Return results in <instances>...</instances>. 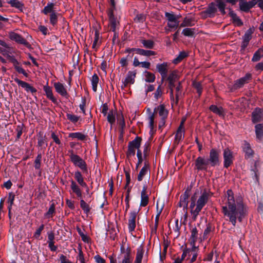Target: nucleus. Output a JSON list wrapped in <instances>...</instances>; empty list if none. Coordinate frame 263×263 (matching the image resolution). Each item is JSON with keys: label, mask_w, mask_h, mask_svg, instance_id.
<instances>
[{"label": "nucleus", "mask_w": 263, "mask_h": 263, "mask_svg": "<svg viewBox=\"0 0 263 263\" xmlns=\"http://www.w3.org/2000/svg\"><path fill=\"white\" fill-rule=\"evenodd\" d=\"M222 206V212L229 218L230 222L235 226L237 219L241 222L246 215V210L241 201L235 200L231 190H228L224 198Z\"/></svg>", "instance_id": "obj_1"}, {"label": "nucleus", "mask_w": 263, "mask_h": 263, "mask_svg": "<svg viewBox=\"0 0 263 263\" xmlns=\"http://www.w3.org/2000/svg\"><path fill=\"white\" fill-rule=\"evenodd\" d=\"M225 7L226 4L224 2L219 0L217 1L216 3H210L207 8L202 12V14L205 17H213L218 9L221 13L224 15L226 14Z\"/></svg>", "instance_id": "obj_2"}, {"label": "nucleus", "mask_w": 263, "mask_h": 263, "mask_svg": "<svg viewBox=\"0 0 263 263\" xmlns=\"http://www.w3.org/2000/svg\"><path fill=\"white\" fill-rule=\"evenodd\" d=\"M209 198V194L206 191H204L197 201L196 207L195 210L192 211V218L195 220L203 206L207 203Z\"/></svg>", "instance_id": "obj_3"}, {"label": "nucleus", "mask_w": 263, "mask_h": 263, "mask_svg": "<svg viewBox=\"0 0 263 263\" xmlns=\"http://www.w3.org/2000/svg\"><path fill=\"white\" fill-rule=\"evenodd\" d=\"M133 257L129 247L125 248L123 245L120 247V253L118 256V263H133Z\"/></svg>", "instance_id": "obj_4"}, {"label": "nucleus", "mask_w": 263, "mask_h": 263, "mask_svg": "<svg viewBox=\"0 0 263 263\" xmlns=\"http://www.w3.org/2000/svg\"><path fill=\"white\" fill-rule=\"evenodd\" d=\"M70 160L73 165L80 168L83 172L87 171V166L86 162L79 155L74 154L72 150L69 151Z\"/></svg>", "instance_id": "obj_5"}, {"label": "nucleus", "mask_w": 263, "mask_h": 263, "mask_svg": "<svg viewBox=\"0 0 263 263\" xmlns=\"http://www.w3.org/2000/svg\"><path fill=\"white\" fill-rule=\"evenodd\" d=\"M142 139L141 137L137 136L134 140L130 141L128 144V148L126 152L127 157L134 156L135 155V151L140 149Z\"/></svg>", "instance_id": "obj_6"}, {"label": "nucleus", "mask_w": 263, "mask_h": 263, "mask_svg": "<svg viewBox=\"0 0 263 263\" xmlns=\"http://www.w3.org/2000/svg\"><path fill=\"white\" fill-rule=\"evenodd\" d=\"M199 249L198 247H191V248H185L183 250V253L181 255V257L180 259H181V261H182L186 257H187V260L190 259V253H193V257L190 259V260L189 263H193L196 261L197 259V256L198 255Z\"/></svg>", "instance_id": "obj_7"}, {"label": "nucleus", "mask_w": 263, "mask_h": 263, "mask_svg": "<svg viewBox=\"0 0 263 263\" xmlns=\"http://www.w3.org/2000/svg\"><path fill=\"white\" fill-rule=\"evenodd\" d=\"M252 77L251 73H247L244 77L234 81L231 89L235 90L242 88L246 84L248 83L251 80Z\"/></svg>", "instance_id": "obj_8"}, {"label": "nucleus", "mask_w": 263, "mask_h": 263, "mask_svg": "<svg viewBox=\"0 0 263 263\" xmlns=\"http://www.w3.org/2000/svg\"><path fill=\"white\" fill-rule=\"evenodd\" d=\"M220 151L215 148L211 149L209 154V159H208L209 163L212 166L219 165L220 164L219 160Z\"/></svg>", "instance_id": "obj_9"}, {"label": "nucleus", "mask_w": 263, "mask_h": 263, "mask_svg": "<svg viewBox=\"0 0 263 263\" xmlns=\"http://www.w3.org/2000/svg\"><path fill=\"white\" fill-rule=\"evenodd\" d=\"M9 38L11 40L16 42L18 44L24 45L29 49L31 48V44L26 39L23 37L21 35L15 32H10L9 33Z\"/></svg>", "instance_id": "obj_10"}, {"label": "nucleus", "mask_w": 263, "mask_h": 263, "mask_svg": "<svg viewBox=\"0 0 263 263\" xmlns=\"http://www.w3.org/2000/svg\"><path fill=\"white\" fill-rule=\"evenodd\" d=\"M209 161L202 157H198L195 161V167L198 171H207Z\"/></svg>", "instance_id": "obj_11"}, {"label": "nucleus", "mask_w": 263, "mask_h": 263, "mask_svg": "<svg viewBox=\"0 0 263 263\" xmlns=\"http://www.w3.org/2000/svg\"><path fill=\"white\" fill-rule=\"evenodd\" d=\"M140 209H136L131 211L128 221V227L130 232L134 231L136 228V219Z\"/></svg>", "instance_id": "obj_12"}, {"label": "nucleus", "mask_w": 263, "mask_h": 263, "mask_svg": "<svg viewBox=\"0 0 263 263\" xmlns=\"http://www.w3.org/2000/svg\"><path fill=\"white\" fill-rule=\"evenodd\" d=\"M223 165L226 168H228L233 163V154L232 152L229 148H225L223 151Z\"/></svg>", "instance_id": "obj_13"}, {"label": "nucleus", "mask_w": 263, "mask_h": 263, "mask_svg": "<svg viewBox=\"0 0 263 263\" xmlns=\"http://www.w3.org/2000/svg\"><path fill=\"white\" fill-rule=\"evenodd\" d=\"M54 87L56 92L61 96L68 98L69 97L68 93L66 87L63 84L60 82H55L54 83Z\"/></svg>", "instance_id": "obj_14"}, {"label": "nucleus", "mask_w": 263, "mask_h": 263, "mask_svg": "<svg viewBox=\"0 0 263 263\" xmlns=\"http://www.w3.org/2000/svg\"><path fill=\"white\" fill-rule=\"evenodd\" d=\"M0 53L6 57L11 62L12 61V59H15L14 56L12 55L13 53L12 48L8 45L6 47H0Z\"/></svg>", "instance_id": "obj_15"}, {"label": "nucleus", "mask_w": 263, "mask_h": 263, "mask_svg": "<svg viewBox=\"0 0 263 263\" xmlns=\"http://www.w3.org/2000/svg\"><path fill=\"white\" fill-rule=\"evenodd\" d=\"M136 71H129L126 75V77L124 81H122V87H126L128 84H133L135 82V78L136 76Z\"/></svg>", "instance_id": "obj_16"}, {"label": "nucleus", "mask_w": 263, "mask_h": 263, "mask_svg": "<svg viewBox=\"0 0 263 263\" xmlns=\"http://www.w3.org/2000/svg\"><path fill=\"white\" fill-rule=\"evenodd\" d=\"M108 16L109 18V27L110 31L115 32L116 31V26L118 22L112 10H109L108 11Z\"/></svg>", "instance_id": "obj_17"}, {"label": "nucleus", "mask_w": 263, "mask_h": 263, "mask_svg": "<svg viewBox=\"0 0 263 263\" xmlns=\"http://www.w3.org/2000/svg\"><path fill=\"white\" fill-rule=\"evenodd\" d=\"M150 175V168L148 163L145 161L144 165L140 170L139 174L138 175L137 180L139 181H141L143 178L146 176Z\"/></svg>", "instance_id": "obj_18"}, {"label": "nucleus", "mask_w": 263, "mask_h": 263, "mask_svg": "<svg viewBox=\"0 0 263 263\" xmlns=\"http://www.w3.org/2000/svg\"><path fill=\"white\" fill-rule=\"evenodd\" d=\"M240 9L242 11L248 12L251 8L253 7L256 5L255 1H251L249 2H246L242 0H240L239 2Z\"/></svg>", "instance_id": "obj_19"}, {"label": "nucleus", "mask_w": 263, "mask_h": 263, "mask_svg": "<svg viewBox=\"0 0 263 263\" xmlns=\"http://www.w3.org/2000/svg\"><path fill=\"white\" fill-rule=\"evenodd\" d=\"M14 80L19 86L24 88L26 91L31 92L32 93L36 92V89L28 83L20 80L17 78H15Z\"/></svg>", "instance_id": "obj_20"}, {"label": "nucleus", "mask_w": 263, "mask_h": 263, "mask_svg": "<svg viewBox=\"0 0 263 263\" xmlns=\"http://www.w3.org/2000/svg\"><path fill=\"white\" fill-rule=\"evenodd\" d=\"M70 188L73 192L77 197L80 199L83 198L82 196V191L76 181L73 180H70Z\"/></svg>", "instance_id": "obj_21"}, {"label": "nucleus", "mask_w": 263, "mask_h": 263, "mask_svg": "<svg viewBox=\"0 0 263 263\" xmlns=\"http://www.w3.org/2000/svg\"><path fill=\"white\" fill-rule=\"evenodd\" d=\"M263 120V111L260 108H256L252 113L253 123H256Z\"/></svg>", "instance_id": "obj_22"}, {"label": "nucleus", "mask_w": 263, "mask_h": 263, "mask_svg": "<svg viewBox=\"0 0 263 263\" xmlns=\"http://www.w3.org/2000/svg\"><path fill=\"white\" fill-rule=\"evenodd\" d=\"M156 69L158 72L160 74L162 79H164L166 77L168 72V64L166 62H164L162 64H158L156 65Z\"/></svg>", "instance_id": "obj_23"}, {"label": "nucleus", "mask_w": 263, "mask_h": 263, "mask_svg": "<svg viewBox=\"0 0 263 263\" xmlns=\"http://www.w3.org/2000/svg\"><path fill=\"white\" fill-rule=\"evenodd\" d=\"M154 111L159 114L161 119H166L168 116V111L166 109L164 105L161 104L154 109Z\"/></svg>", "instance_id": "obj_24"}, {"label": "nucleus", "mask_w": 263, "mask_h": 263, "mask_svg": "<svg viewBox=\"0 0 263 263\" xmlns=\"http://www.w3.org/2000/svg\"><path fill=\"white\" fill-rule=\"evenodd\" d=\"M147 186L144 185L143 186L142 190L141 193V206H145L148 203L149 198L148 195L146 194Z\"/></svg>", "instance_id": "obj_25"}, {"label": "nucleus", "mask_w": 263, "mask_h": 263, "mask_svg": "<svg viewBox=\"0 0 263 263\" xmlns=\"http://www.w3.org/2000/svg\"><path fill=\"white\" fill-rule=\"evenodd\" d=\"M43 90L45 92L46 96L48 99L50 100L54 104H58L57 99L53 96L51 87L48 85L43 87Z\"/></svg>", "instance_id": "obj_26"}, {"label": "nucleus", "mask_w": 263, "mask_h": 263, "mask_svg": "<svg viewBox=\"0 0 263 263\" xmlns=\"http://www.w3.org/2000/svg\"><path fill=\"white\" fill-rule=\"evenodd\" d=\"M144 252L145 250L143 245H140L137 248L134 263H142Z\"/></svg>", "instance_id": "obj_27"}, {"label": "nucleus", "mask_w": 263, "mask_h": 263, "mask_svg": "<svg viewBox=\"0 0 263 263\" xmlns=\"http://www.w3.org/2000/svg\"><path fill=\"white\" fill-rule=\"evenodd\" d=\"M74 177L78 183L82 187H87V184L84 181V177L79 171H77L74 173Z\"/></svg>", "instance_id": "obj_28"}, {"label": "nucleus", "mask_w": 263, "mask_h": 263, "mask_svg": "<svg viewBox=\"0 0 263 263\" xmlns=\"http://www.w3.org/2000/svg\"><path fill=\"white\" fill-rule=\"evenodd\" d=\"M178 79V76L177 71H172L168 77V86L170 88H174L175 86V83Z\"/></svg>", "instance_id": "obj_29"}, {"label": "nucleus", "mask_w": 263, "mask_h": 263, "mask_svg": "<svg viewBox=\"0 0 263 263\" xmlns=\"http://www.w3.org/2000/svg\"><path fill=\"white\" fill-rule=\"evenodd\" d=\"M11 62L13 63V66L17 72L23 74L26 77H28V73L22 67V66L20 65V63L17 61V60L16 59H12V61Z\"/></svg>", "instance_id": "obj_30"}, {"label": "nucleus", "mask_w": 263, "mask_h": 263, "mask_svg": "<svg viewBox=\"0 0 263 263\" xmlns=\"http://www.w3.org/2000/svg\"><path fill=\"white\" fill-rule=\"evenodd\" d=\"M183 121L181 123L175 135V141L178 143L184 138V131L183 129Z\"/></svg>", "instance_id": "obj_31"}, {"label": "nucleus", "mask_w": 263, "mask_h": 263, "mask_svg": "<svg viewBox=\"0 0 263 263\" xmlns=\"http://www.w3.org/2000/svg\"><path fill=\"white\" fill-rule=\"evenodd\" d=\"M242 148L243 151L245 153L246 158H249L252 157L254 153L251 148L250 144L249 143L245 141L242 146Z\"/></svg>", "instance_id": "obj_32"}, {"label": "nucleus", "mask_w": 263, "mask_h": 263, "mask_svg": "<svg viewBox=\"0 0 263 263\" xmlns=\"http://www.w3.org/2000/svg\"><path fill=\"white\" fill-rule=\"evenodd\" d=\"M7 2L8 4H10L11 7L15 8L21 11H23L24 5L18 0H7Z\"/></svg>", "instance_id": "obj_33"}, {"label": "nucleus", "mask_w": 263, "mask_h": 263, "mask_svg": "<svg viewBox=\"0 0 263 263\" xmlns=\"http://www.w3.org/2000/svg\"><path fill=\"white\" fill-rule=\"evenodd\" d=\"M179 24V21L178 20L174 21V22H169L167 21V27L165 28V31L166 33H168L170 32H171L174 29H176L178 28Z\"/></svg>", "instance_id": "obj_34"}, {"label": "nucleus", "mask_w": 263, "mask_h": 263, "mask_svg": "<svg viewBox=\"0 0 263 263\" xmlns=\"http://www.w3.org/2000/svg\"><path fill=\"white\" fill-rule=\"evenodd\" d=\"M55 4L53 3H48L47 5L42 10L41 12L45 15H47L48 13L51 14L53 12H56L54 10Z\"/></svg>", "instance_id": "obj_35"}, {"label": "nucleus", "mask_w": 263, "mask_h": 263, "mask_svg": "<svg viewBox=\"0 0 263 263\" xmlns=\"http://www.w3.org/2000/svg\"><path fill=\"white\" fill-rule=\"evenodd\" d=\"M198 238V231L196 227L192 229L191 231V235L190 239V245L191 247H196L195 242Z\"/></svg>", "instance_id": "obj_36"}, {"label": "nucleus", "mask_w": 263, "mask_h": 263, "mask_svg": "<svg viewBox=\"0 0 263 263\" xmlns=\"http://www.w3.org/2000/svg\"><path fill=\"white\" fill-rule=\"evenodd\" d=\"M210 109L213 112L219 115L220 117L224 116V111L222 107H218L215 105H212L210 107Z\"/></svg>", "instance_id": "obj_37"}, {"label": "nucleus", "mask_w": 263, "mask_h": 263, "mask_svg": "<svg viewBox=\"0 0 263 263\" xmlns=\"http://www.w3.org/2000/svg\"><path fill=\"white\" fill-rule=\"evenodd\" d=\"M147 111L148 112V127L151 129V132H152L155 127V124H154L155 114H154V113H152L151 111L150 108H148L147 109Z\"/></svg>", "instance_id": "obj_38"}, {"label": "nucleus", "mask_w": 263, "mask_h": 263, "mask_svg": "<svg viewBox=\"0 0 263 263\" xmlns=\"http://www.w3.org/2000/svg\"><path fill=\"white\" fill-rule=\"evenodd\" d=\"M255 128L256 138L259 140L261 139L263 136V124H258L255 125Z\"/></svg>", "instance_id": "obj_39"}, {"label": "nucleus", "mask_w": 263, "mask_h": 263, "mask_svg": "<svg viewBox=\"0 0 263 263\" xmlns=\"http://www.w3.org/2000/svg\"><path fill=\"white\" fill-rule=\"evenodd\" d=\"M60 15V13L57 12H53L49 14V21L50 23L53 26H55L58 22V17Z\"/></svg>", "instance_id": "obj_40"}, {"label": "nucleus", "mask_w": 263, "mask_h": 263, "mask_svg": "<svg viewBox=\"0 0 263 263\" xmlns=\"http://www.w3.org/2000/svg\"><path fill=\"white\" fill-rule=\"evenodd\" d=\"M263 56V48L258 49L253 54L252 58V62L259 61Z\"/></svg>", "instance_id": "obj_41"}, {"label": "nucleus", "mask_w": 263, "mask_h": 263, "mask_svg": "<svg viewBox=\"0 0 263 263\" xmlns=\"http://www.w3.org/2000/svg\"><path fill=\"white\" fill-rule=\"evenodd\" d=\"M86 135L80 132L71 133L69 134V137L72 139H77L80 140H84L86 138Z\"/></svg>", "instance_id": "obj_42"}, {"label": "nucleus", "mask_w": 263, "mask_h": 263, "mask_svg": "<svg viewBox=\"0 0 263 263\" xmlns=\"http://www.w3.org/2000/svg\"><path fill=\"white\" fill-rule=\"evenodd\" d=\"M80 207L83 210L84 212L87 215L90 212V208L84 200L82 198L80 199Z\"/></svg>", "instance_id": "obj_43"}, {"label": "nucleus", "mask_w": 263, "mask_h": 263, "mask_svg": "<svg viewBox=\"0 0 263 263\" xmlns=\"http://www.w3.org/2000/svg\"><path fill=\"white\" fill-rule=\"evenodd\" d=\"M176 102H178L179 98L182 96V86L181 84V82H179L178 85L176 87Z\"/></svg>", "instance_id": "obj_44"}, {"label": "nucleus", "mask_w": 263, "mask_h": 263, "mask_svg": "<svg viewBox=\"0 0 263 263\" xmlns=\"http://www.w3.org/2000/svg\"><path fill=\"white\" fill-rule=\"evenodd\" d=\"M55 213V205L54 203H52L48 211L44 214V217L46 218H52L54 213Z\"/></svg>", "instance_id": "obj_45"}, {"label": "nucleus", "mask_w": 263, "mask_h": 263, "mask_svg": "<svg viewBox=\"0 0 263 263\" xmlns=\"http://www.w3.org/2000/svg\"><path fill=\"white\" fill-rule=\"evenodd\" d=\"M165 16L167 21L174 22V21L178 20L180 17V15H175L173 12H165Z\"/></svg>", "instance_id": "obj_46"}, {"label": "nucleus", "mask_w": 263, "mask_h": 263, "mask_svg": "<svg viewBox=\"0 0 263 263\" xmlns=\"http://www.w3.org/2000/svg\"><path fill=\"white\" fill-rule=\"evenodd\" d=\"M99 80V79L97 74L95 73L92 76L91 81L92 90L94 91H97Z\"/></svg>", "instance_id": "obj_47"}, {"label": "nucleus", "mask_w": 263, "mask_h": 263, "mask_svg": "<svg viewBox=\"0 0 263 263\" xmlns=\"http://www.w3.org/2000/svg\"><path fill=\"white\" fill-rule=\"evenodd\" d=\"M187 55V53L184 51L180 52L179 54L174 59L173 63L175 64H177L180 62L184 58L186 57Z\"/></svg>", "instance_id": "obj_48"}, {"label": "nucleus", "mask_w": 263, "mask_h": 263, "mask_svg": "<svg viewBox=\"0 0 263 263\" xmlns=\"http://www.w3.org/2000/svg\"><path fill=\"white\" fill-rule=\"evenodd\" d=\"M141 43L145 48L148 49H152L154 46V42L150 40H142Z\"/></svg>", "instance_id": "obj_49"}, {"label": "nucleus", "mask_w": 263, "mask_h": 263, "mask_svg": "<svg viewBox=\"0 0 263 263\" xmlns=\"http://www.w3.org/2000/svg\"><path fill=\"white\" fill-rule=\"evenodd\" d=\"M193 86L196 89L197 92L198 93L200 97L202 92V86L201 83L200 82L193 81Z\"/></svg>", "instance_id": "obj_50"}, {"label": "nucleus", "mask_w": 263, "mask_h": 263, "mask_svg": "<svg viewBox=\"0 0 263 263\" xmlns=\"http://www.w3.org/2000/svg\"><path fill=\"white\" fill-rule=\"evenodd\" d=\"M137 157L138 158V162L136 164V168L137 169L141 164L145 158H144V156H142V153L140 149H138V151H137Z\"/></svg>", "instance_id": "obj_51"}, {"label": "nucleus", "mask_w": 263, "mask_h": 263, "mask_svg": "<svg viewBox=\"0 0 263 263\" xmlns=\"http://www.w3.org/2000/svg\"><path fill=\"white\" fill-rule=\"evenodd\" d=\"M145 81L147 82H153L155 80V76L154 74L146 71L145 72Z\"/></svg>", "instance_id": "obj_52"}, {"label": "nucleus", "mask_w": 263, "mask_h": 263, "mask_svg": "<svg viewBox=\"0 0 263 263\" xmlns=\"http://www.w3.org/2000/svg\"><path fill=\"white\" fill-rule=\"evenodd\" d=\"M195 29L194 28H184L182 30V34L186 36H192L195 34Z\"/></svg>", "instance_id": "obj_53"}, {"label": "nucleus", "mask_w": 263, "mask_h": 263, "mask_svg": "<svg viewBox=\"0 0 263 263\" xmlns=\"http://www.w3.org/2000/svg\"><path fill=\"white\" fill-rule=\"evenodd\" d=\"M42 159L41 154H39L36 156L34 161V167L35 169L39 170L41 167V162Z\"/></svg>", "instance_id": "obj_54"}, {"label": "nucleus", "mask_w": 263, "mask_h": 263, "mask_svg": "<svg viewBox=\"0 0 263 263\" xmlns=\"http://www.w3.org/2000/svg\"><path fill=\"white\" fill-rule=\"evenodd\" d=\"M107 121L111 124L115 122V115L113 111H110L107 116Z\"/></svg>", "instance_id": "obj_55"}, {"label": "nucleus", "mask_w": 263, "mask_h": 263, "mask_svg": "<svg viewBox=\"0 0 263 263\" xmlns=\"http://www.w3.org/2000/svg\"><path fill=\"white\" fill-rule=\"evenodd\" d=\"M162 93H163V89L162 88L161 85H159L157 87L156 91L154 93V98L156 100H158L159 98H160L161 97Z\"/></svg>", "instance_id": "obj_56"}, {"label": "nucleus", "mask_w": 263, "mask_h": 263, "mask_svg": "<svg viewBox=\"0 0 263 263\" xmlns=\"http://www.w3.org/2000/svg\"><path fill=\"white\" fill-rule=\"evenodd\" d=\"M66 116L69 121L74 123L77 122L80 119L79 117L70 114H67Z\"/></svg>", "instance_id": "obj_57"}, {"label": "nucleus", "mask_w": 263, "mask_h": 263, "mask_svg": "<svg viewBox=\"0 0 263 263\" xmlns=\"http://www.w3.org/2000/svg\"><path fill=\"white\" fill-rule=\"evenodd\" d=\"M251 32L248 30L242 37V41L249 43L250 41L252 38Z\"/></svg>", "instance_id": "obj_58"}, {"label": "nucleus", "mask_w": 263, "mask_h": 263, "mask_svg": "<svg viewBox=\"0 0 263 263\" xmlns=\"http://www.w3.org/2000/svg\"><path fill=\"white\" fill-rule=\"evenodd\" d=\"M179 206L183 208V209H186L188 205V199L180 197Z\"/></svg>", "instance_id": "obj_59"}, {"label": "nucleus", "mask_w": 263, "mask_h": 263, "mask_svg": "<svg viewBox=\"0 0 263 263\" xmlns=\"http://www.w3.org/2000/svg\"><path fill=\"white\" fill-rule=\"evenodd\" d=\"M95 40L93 42L92 47L93 49H97V46H98V41L99 39V34L97 31H96L95 34Z\"/></svg>", "instance_id": "obj_60"}, {"label": "nucleus", "mask_w": 263, "mask_h": 263, "mask_svg": "<svg viewBox=\"0 0 263 263\" xmlns=\"http://www.w3.org/2000/svg\"><path fill=\"white\" fill-rule=\"evenodd\" d=\"M77 231L80 235V236L81 237L82 240L84 242H88V237L84 234V233L82 231L80 228H77Z\"/></svg>", "instance_id": "obj_61"}, {"label": "nucleus", "mask_w": 263, "mask_h": 263, "mask_svg": "<svg viewBox=\"0 0 263 263\" xmlns=\"http://www.w3.org/2000/svg\"><path fill=\"white\" fill-rule=\"evenodd\" d=\"M145 20V16L143 14H137L134 18V21L137 23L143 22Z\"/></svg>", "instance_id": "obj_62"}, {"label": "nucleus", "mask_w": 263, "mask_h": 263, "mask_svg": "<svg viewBox=\"0 0 263 263\" xmlns=\"http://www.w3.org/2000/svg\"><path fill=\"white\" fill-rule=\"evenodd\" d=\"M211 230H212V227L210 224H208L206 226V229L204 231L203 236V239L207 238L209 234V233L211 232Z\"/></svg>", "instance_id": "obj_63"}, {"label": "nucleus", "mask_w": 263, "mask_h": 263, "mask_svg": "<svg viewBox=\"0 0 263 263\" xmlns=\"http://www.w3.org/2000/svg\"><path fill=\"white\" fill-rule=\"evenodd\" d=\"M77 259L80 261V263H85L84 255L81 249L79 250V254L77 257Z\"/></svg>", "instance_id": "obj_64"}]
</instances>
